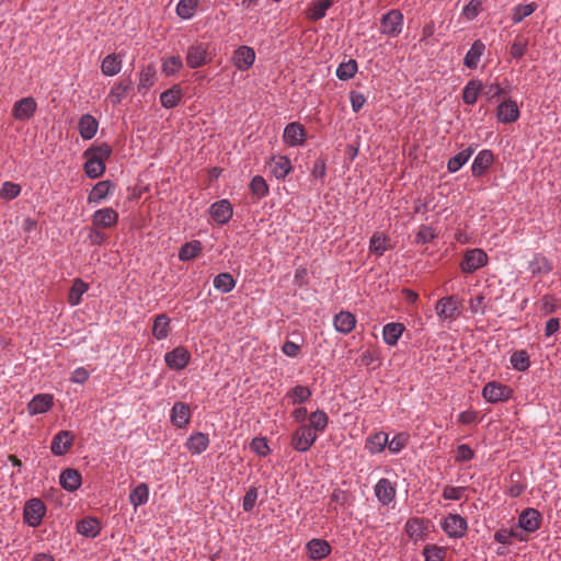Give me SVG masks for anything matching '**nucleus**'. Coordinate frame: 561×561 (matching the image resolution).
Wrapping results in <instances>:
<instances>
[{"mask_svg": "<svg viewBox=\"0 0 561 561\" xmlns=\"http://www.w3.org/2000/svg\"><path fill=\"white\" fill-rule=\"evenodd\" d=\"M112 149L107 144L94 145L84 151L87 161L84 172L91 179H98L105 172V160L110 158Z\"/></svg>", "mask_w": 561, "mask_h": 561, "instance_id": "1", "label": "nucleus"}, {"mask_svg": "<svg viewBox=\"0 0 561 561\" xmlns=\"http://www.w3.org/2000/svg\"><path fill=\"white\" fill-rule=\"evenodd\" d=\"M435 312L440 321L453 322L461 313V301L456 296H447L437 300Z\"/></svg>", "mask_w": 561, "mask_h": 561, "instance_id": "2", "label": "nucleus"}, {"mask_svg": "<svg viewBox=\"0 0 561 561\" xmlns=\"http://www.w3.org/2000/svg\"><path fill=\"white\" fill-rule=\"evenodd\" d=\"M318 435L307 424L299 425L290 436V446L299 453H305L316 443Z\"/></svg>", "mask_w": 561, "mask_h": 561, "instance_id": "3", "label": "nucleus"}, {"mask_svg": "<svg viewBox=\"0 0 561 561\" xmlns=\"http://www.w3.org/2000/svg\"><path fill=\"white\" fill-rule=\"evenodd\" d=\"M209 60V45L207 43L196 42L188 46L186 53V64L190 68L196 69L203 67Z\"/></svg>", "mask_w": 561, "mask_h": 561, "instance_id": "4", "label": "nucleus"}, {"mask_svg": "<svg viewBox=\"0 0 561 561\" xmlns=\"http://www.w3.org/2000/svg\"><path fill=\"white\" fill-rule=\"evenodd\" d=\"M442 528L449 538H462L468 529L467 520L458 514H448L442 522Z\"/></svg>", "mask_w": 561, "mask_h": 561, "instance_id": "5", "label": "nucleus"}, {"mask_svg": "<svg viewBox=\"0 0 561 561\" xmlns=\"http://www.w3.org/2000/svg\"><path fill=\"white\" fill-rule=\"evenodd\" d=\"M403 26V15L398 10H390L380 20V32L385 35L396 37Z\"/></svg>", "mask_w": 561, "mask_h": 561, "instance_id": "6", "label": "nucleus"}, {"mask_svg": "<svg viewBox=\"0 0 561 561\" xmlns=\"http://www.w3.org/2000/svg\"><path fill=\"white\" fill-rule=\"evenodd\" d=\"M512 389L496 381L488 382L482 389V397L491 403L506 401L512 396Z\"/></svg>", "mask_w": 561, "mask_h": 561, "instance_id": "7", "label": "nucleus"}, {"mask_svg": "<svg viewBox=\"0 0 561 561\" xmlns=\"http://www.w3.org/2000/svg\"><path fill=\"white\" fill-rule=\"evenodd\" d=\"M46 508L44 503L38 499H32L24 506V520L31 527H37L42 523Z\"/></svg>", "mask_w": 561, "mask_h": 561, "instance_id": "8", "label": "nucleus"}, {"mask_svg": "<svg viewBox=\"0 0 561 561\" xmlns=\"http://www.w3.org/2000/svg\"><path fill=\"white\" fill-rule=\"evenodd\" d=\"M488 262L486 253L481 249H472L465 253L460 267L465 273H473Z\"/></svg>", "mask_w": 561, "mask_h": 561, "instance_id": "9", "label": "nucleus"}, {"mask_svg": "<svg viewBox=\"0 0 561 561\" xmlns=\"http://www.w3.org/2000/svg\"><path fill=\"white\" fill-rule=\"evenodd\" d=\"M190 359L191 354L183 346H178L164 355L165 364L168 365L169 368L173 370L184 369L188 365Z\"/></svg>", "mask_w": 561, "mask_h": 561, "instance_id": "10", "label": "nucleus"}, {"mask_svg": "<svg viewBox=\"0 0 561 561\" xmlns=\"http://www.w3.org/2000/svg\"><path fill=\"white\" fill-rule=\"evenodd\" d=\"M92 226L99 229H110L116 226L118 221V214L111 207L98 209L92 215Z\"/></svg>", "mask_w": 561, "mask_h": 561, "instance_id": "11", "label": "nucleus"}, {"mask_svg": "<svg viewBox=\"0 0 561 561\" xmlns=\"http://www.w3.org/2000/svg\"><path fill=\"white\" fill-rule=\"evenodd\" d=\"M75 435L70 431H59L51 439L50 450L55 456H64L73 445Z\"/></svg>", "mask_w": 561, "mask_h": 561, "instance_id": "12", "label": "nucleus"}, {"mask_svg": "<svg viewBox=\"0 0 561 561\" xmlns=\"http://www.w3.org/2000/svg\"><path fill=\"white\" fill-rule=\"evenodd\" d=\"M37 103L31 98H24L14 103L12 107V115L18 121H28L36 112Z\"/></svg>", "mask_w": 561, "mask_h": 561, "instance_id": "13", "label": "nucleus"}, {"mask_svg": "<svg viewBox=\"0 0 561 561\" xmlns=\"http://www.w3.org/2000/svg\"><path fill=\"white\" fill-rule=\"evenodd\" d=\"M283 140L290 147L304 145L306 140V130L299 123H289L283 134Z\"/></svg>", "mask_w": 561, "mask_h": 561, "instance_id": "14", "label": "nucleus"}, {"mask_svg": "<svg viewBox=\"0 0 561 561\" xmlns=\"http://www.w3.org/2000/svg\"><path fill=\"white\" fill-rule=\"evenodd\" d=\"M255 61V51L253 48L249 46H240L238 47L232 56V62L237 67V69L241 71H245Z\"/></svg>", "mask_w": 561, "mask_h": 561, "instance_id": "15", "label": "nucleus"}, {"mask_svg": "<svg viewBox=\"0 0 561 561\" xmlns=\"http://www.w3.org/2000/svg\"><path fill=\"white\" fill-rule=\"evenodd\" d=\"M396 483L382 478L375 485V495L382 505L390 504L396 497Z\"/></svg>", "mask_w": 561, "mask_h": 561, "instance_id": "16", "label": "nucleus"}, {"mask_svg": "<svg viewBox=\"0 0 561 561\" xmlns=\"http://www.w3.org/2000/svg\"><path fill=\"white\" fill-rule=\"evenodd\" d=\"M540 524L541 515L535 508H526L519 515L518 525L527 533L536 531L540 527Z\"/></svg>", "mask_w": 561, "mask_h": 561, "instance_id": "17", "label": "nucleus"}, {"mask_svg": "<svg viewBox=\"0 0 561 561\" xmlns=\"http://www.w3.org/2000/svg\"><path fill=\"white\" fill-rule=\"evenodd\" d=\"M209 213L217 224L224 225L232 217V206L229 201L221 199L210 206Z\"/></svg>", "mask_w": 561, "mask_h": 561, "instance_id": "18", "label": "nucleus"}, {"mask_svg": "<svg viewBox=\"0 0 561 561\" xmlns=\"http://www.w3.org/2000/svg\"><path fill=\"white\" fill-rule=\"evenodd\" d=\"M496 116L500 122L505 124L516 122L519 117L517 103L513 100L502 102L497 107Z\"/></svg>", "mask_w": 561, "mask_h": 561, "instance_id": "19", "label": "nucleus"}, {"mask_svg": "<svg viewBox=\"0 0 561 561\" xmlns=\"http://www.w3.org/2000/svg\"><path fill=\"white\" fill-rule=\"evenodd\" d=\"M171 422L179 428L185 427L191 420L190 407L184 402H175L171 409Z\"/></svg>", "mask_w": 561, "mask_h": 561, "instance_id": "20", "label": "nucleus"}, {"mask_svg": "<svg viewBox=\"0 0 561 561\" xmlns=\"http://www.w3.org/2000/svg\"><path fill=\"white\" fill-rule=\"evenodd\" d=\"M54 403V398L51 394L42 393L36 394L27 404V411L31 415H36L41 413L47 412Z\"/></svg>", "mask_w": 561, "mask_h": 561, "instance_id": "21", "label": "nucleus"}, {"mask_svg": "<svg viewBox=\"0 0 561 561\" xmlns=\"http://www.w3.org/2000/svg\"><path fill=\"white\" fill-rule=\"evenodd\" d=\"M494 156L491 150H481L473 160L471 172L473 176H481L492 165Z\"/></svg>", "mask_w": 561, "mask_h": 561, "instance_id": "22", "label": "nucleus"}, {"mask_svg": "<svg viewBox=\"0 0 561 561\" xmlns=\"http://www.w3.org/2000/svg\"><path fill=\"white\" fill-rule=\"evenodd\" d=\"M306 549L311 560H321L331 553V546L323 539H311Z\"/></svg>", "mask_w": 561, "mask_h": 561, "instance_id": "23", "label": "nucleus"}, {"mask_svg": "<svg viewBox=\"0 0 561 561\" xmlns=\"http://www.w3.org/2000/svg\"><path fill=\"white\" fill-rule=\"evenodd\" d=\"M99 128L98 121L90 114H84L80 117L78 123V130L83 139H92Z\"/></svg>", "mask_w": 561, "mask_h": 561, "instance_id": "24", "label": "nucleus"}, {"mask_svg": "<svg viewBox=\"0 0 561 561\" xmlns=\"http://www.w3.org/2000/svg\"><path fill=\"white\" fill-rule=\"evenodd\" d=\"M333 324L336 331L347 334L355 328L356 318L348 311H341L334 317Z\"/></svg>", "mask_w": 561, "mask_h": 561, "instance_id": "25", "label": "nucleus"}, {"mask_svg": "<svg viewBox=\"0 0 561 561\" xmlns=\"http://www.w3.org/2000/svg\"><path fill=\"white\" fill-rule=\"evenodd\" d=\"M59 482L67 491H76L81 485V474L76 469H66L60 473Z\"/></svg>", "mask_w": 561, "mask_h": 561, "instance_id": "26", "label": "nucleus"}, {"mask_svg": "<svg viewBox=\"0 0 561 561\" xmlns=\"http://www.w3.org/2000/svg\"><path fill=\"white\" fill-rule=\"evenodd\" d=\"M291 169V162L285 156L274 157L271 161V171L278 180L285 179Z\"/></svg>", "mask_w": 561, "mask_h": 561, "instance_id": "27", "label": "nucleus"}, {"mask_svg": "<svg viewBox=\"0 0 561 561\" xmlns=\"http://www.w3.org/2000/svg\"><path fill=\"white\" fill-rule=\"evenodd\" d=\"M404 331V325L402 323L391 322L387 323L382 330V336L386 344L393 346L398 343Z\"/></svg>", "mask_w": 561, "mask_h": 561, "instance_id": "28", "label": "nucleus"}, {"mask_svg": "<svg viewBox=\"0 0 561 561\" xmlns=\"http://www.w3.org/2000/svg\"><path fill=\"white\" fill-rule=\"evenodd\" d=\"M484 48L485 46L481 41H476L465 56V66L470 69L477 68Z\"/></svg>", "mask_w": 561, "mask_h": 561, "instance_id": "29", "label": "nucleus"}, {"mask_svg": "<svg viewBox=\"0 0 561 561\" xmlns=\"http://www.w3.org/2000/svg\"><path fill=\"white\" fill-rule=\"evenodd\" d=\"M312 396L311 390L306 386H296L287 391L285 399L291 404H300L307 402Z\"/></svg>", "mask_w": 561, "mask_h": 561, "instance_id": "30", "label": "nucleus"}, {"mask_svg": "<svg viewBox=\"0 0 561 561\" xmlns=\"http://www.w3.org/2000/svg\"><path fill=\"white\" fill-rule=\"evenodd\" d=\"M329 417L324 411L317 410L309 415V427L316 435L324 432L328 426Z\"/></svg>", "mask_w": 561, "mask_h": 561, "instance_id": "31", "label": "nucleus"}, {"mask_svg": "<svg viewBox=\"0 0 561 561\" xmlns=\"http://www.w3.org/2000/svg\"><path fill=\"white\" fill-rule=\"evenodd\" d=\"M130 79H122L111 89L108 98L113 104H118L126 98L128 90L131 88Z\"/></svg>", "mask_w": 561, "mask_h": 561, "instance_id": "32", "label": "nucleus"}, {"mask_svg": "<svg viewBox=\"0 0 561 561\" xmlns=\"http://www.w3.org/2000/svg\"><path fill=\"white\" fill-rule=\"evenodd\" d=\"M182 99V90L180 85H173L160 95L161 105L165 108L175 107Z\"/></svg>", "mask_w": 561, "mask_h": 561, "instance_id": "33", "label": "nucleus"}, {"mask_svg": "<svg viewBox=\"0 0 561 561\" xmlns=\"http://www.w3.org/2000/svg\"><path fill=\"white\" fill-rule=\"evenodd\" d=\"M156 80V69L152 65L146 66L139 73L138 92L147 93Z\"/></svg>", "mask_w": 561, "mask_h": 561, "instance_id": "34", "label": "nucleus"}, {"mask_svg": "<svg viewBox=\"0 0 561 561\" xmlns=\"http://www.w3.org/2000/svg\"><path fill=\"white\" fill-rule=\"evenodd\" d=\"M387 444L388 435L383 432H378L367 438L365 447L370 454H378L385 449Z\"/></svg>", "mask_w": 561, "mask_h": 561, "instance_id": "35", "label": "nucleus"}, {"mask_svg": "<svg viewBox=\"0 0 561 561\" xmlns=\"http://www.w3.org/2000/svg\"><path fill=\"white\" fill-rule=\"evenodd\" d=\"M149 500V486L146 483H139L129 493V502L135 508L144 505Z\"/></svg>", "mask_w": 561, "mask_h": 561, "instance_id": "36", "label": "nucleus"}, {"mask_svg": "<svg viewBox=\"0 0 561 561\" xmlns=\"http://www.w3.org/2000/svg\"><path fill=\"white\" fill-rule=\"evenodd\" d=\"M111 187L112 183L110 181L98 182L90 192L88 202L94 204L101 203L110 194Z\"/></svg>", "mask_w": 561, "mask_h": 561, "instance_id": "37", "label": "nucleus"}, {"mask_svg": "<svg viewBox=\"0 0 561 561\" xmlns=\"http://www.w3.org/2000/svg\"><path fill=\"white\" fill-rule=\"evenodd\" d=\"M208 436L201 432L191 435L186 442L188 450L192 451L193 454L203 453L208 447Z\"/></svg>", "mask_w": 561, "mask_h": 561, "instance_id": "38", "label": "nucleus"}, {"mask_svg": "<svg viewBox=\"0 0 561 561\" xmlns=\"http://www.w3.org/2000/svg\"><path fill=\"white\" fill-rule=\"evenodd\" d=\"M474 152V148L468 147L457 153L455 157L450 158L447 162V169L449 172L455 173L461 169V167L470 159L472 153Z\"/></svg>", "mask_w": 561, "mask_h": 561, "instance_id": "39", "label": "nucleus"}, {"mask_svg": "<svg viewBox=\"0 0 561 561\" xmlns=\"http://www.w3.org/2000/svg\"><path fill=\"white\" fill-rule=\"evenodd\" d=\"M333 4V0H318L308 9L307 18L318 21L325 16L327 10Z\"/></svg>", "mask_w": 561, "mask_h": 561, "instance_id": "40", "label": "nucleus"}, {"mask_svg": "<svg viewBox=\"0 0 561 561\" xmlns=\"http://www.w3.org/2000/svg\"><path fill=\"white\" fill-rule=\"evenodd\" d=\"M121 69L122 60L115 54L107 55L101 64L102 73L105 76H115L121 71Z\"/></svg>", "mask_w": 561, "mask_h": 561, "instance_id": "41", "label": "nucleus"}, {"mask_svg": "<svg viewBox=\"0 0 561 561\" xmlns=\"http://www.w3.org/2000/svg\"><path fill=\"white\" fill-rule=\"evenodd\" d=\"M407 535L414 541L424 539L425 525L420 518L409 519L405 524Z\"/></svg>", "mask_w": 561, "mask_h": 561, "instance_id": "42", "label": "nucleus"}, {"mask_svg": "<svg viewBox=\"0 0 561 561\" xmlns=\"http://www.w3.org/2000/svg\"><path fill=\"white\" fill-rule=\"evenodd\" d=\"M77 530L85 537H96L101 530V526L95 518H84L78 523Z\"/></svg>", "mask_w": 561, "mask_h": 561, "instance_id": "43", "label": "nucleus"}, {"mask_svg": "<svg viewBox=\"0 0 561 561\" xmlns=\"http://www.w3.org/2000/svg\"><path fill=\"white\" fill-rule=\"evenodd\" d=\"M390 248V240L387 236L376 232L370 238L369 250L377 255H382Z\"/></svg>", "mask_w": 561, "mask_h": 561, "instance_id": "44", "label": "nucleus"}, {"mask_svg": "<svg viewBox=\"0 0 561 561\" xmlns=\"http://www.w3.org/2000/svg\"><path fill=\"white\" fill-rule=\"evenodd\" d=\"M482 89V84L479 81L471 80L469 81L463 91H462V100L466 104L472 105L477 102L478 95Z\"/></svg>", "mask_w": 561, "mask_h": 561, "instance_id": "45", "label": "nucleus"}, {"mask_svg": "<svg viewBox=\"0 0 561 561\" xmlns=\"http://www.w3.org/2000/svg\"><path fill=\"white\" fill-rule=\"evenodd\" d=\"M170 319L165 314H160L154 319L152 334L157 340H164L169 334Z\"/></svg>", "mask_w": 561, "mask_h": 561, "instance_id": "46", "label": "nucleus"}, {"mask_svg": "<svg viewBox=\"0 0 561 561\" xmlns=\"http://www.w3.org/2000/svg\"><path fill=\"white\" fill-rule=\"evenodd\" d=\"M88 290V285L81 280L76 279L70 288L69 295H68V301L71 306H77L81 301L82 295Z\"/></svg>", "mask_w": 561, "mask_h": 561, "instance_id": "47", "label": "nucleus"}, {"mask_svg": "<svg viewBox=\"0 0 561 561\" xmlns=\"http://www.w3.org/2000/svg\"><path fill=\"white\" fill-rule=\"evenodd\" d=\"M198 0H180L176 5V14L184 19H191L197 9Z\"/></svg>", "mask_w": 561, "mask_h": 561, "instance_id": "48", "label": "nucleus"}, {"mask_svg": "<svg viewBox=\"0 0 561 561\" xmlns=\"http://www.w3.org/2000/svg\"><path fill=\"white\" fill-rule=\"evenodd\" d=\"M234 286L236 282L229 273H220L214 278V287L221 293H230Z\"/></svg>", "mask_w": 561, "mask_h": 561, "instance_id": "49", "label": "nucleus"}, {"mask_svg": "<svg viewBox=\"0 0 561 561\" xmlns=\"http://www.w3.org/2000/svg\"><path fill=\"white\" fill-rule=\"evenodd\" d=\"M202 251V244L199 241H193L185 243L179 252V259L181 261H188L195 259Z\"/></svg>", "mask_w": 561, "mask_h": 561, "instance_id": "50", "label": "nucleus"}, {"mask_svg": "<svg viewBox=\"0 0 561 561\" xmlns=\"http://www.w3.org/2000/svg\"><path fill=\"white\" fill-rule=\"evenodd\" d=\"M447 553L445 547L436 545H426L423 549V556L425 561H444Z\"/></svg>", "mask_w": 561, "mask_h": 561, "instance_id": "51", "label": "nucleus"}, {"mask_svg": "<svg viewBox=\"0 0 561 561\" xmlns=\"http://www.w3.org/2000/svg\"><path fill=\"white\" fill-rule=\"evenodd\" d=\"M357 72V62L354 59H348L347 61L341 62L336 69V77L340 80H348L355 76Z\"/></svg>", "mask_w": 561, "mask_h": 561, "instance_id": "52", "label": "nucleus"}, {"mask_svg": "<svg viewBox=\"0 0 561 561\" xmlns=\"http://www.w3.org/2000/svg\"><path fill=\"white\" fill-rule=\"evenodd\" d=\"M183 68V61L180 56H171L163 60L162 62V72L167 77L174 76Z\"/></svg>", "mask_w": 561, "mask_h": 561, "instance_id": "53", "label": "nucleus"}, {"mask_svg": "<svg viewBox=\"0 0 561 561\" xmlns=\"http://www.w3.org/2000/svg\"><path fill=\"white\" fill-rule=\"evenodd\" d=\"M536 9H537L536 2H531V3H527V4H518L517 7L514 8V12L512 15L513 22L514 23L522 22L525 18L533 14L536 11Z\"/></svg>", "mask_w": 561, "mask_h": 561, "instance_id": "54", "label": "nucleus"}, {"mask_svg": "<svg viewBox=\"0 0 561 561\" xmlns=\"http://www.w3.org/2000/svg\"><path fill=\"white\" fill-rule=\"evenodd\" d=\"M511 364L518 371L526 370L530 365L527 352L524 350L514 352L511 356Z\"/></svg>", "mask_w": 561, "mask_h": 561, "instance_id": "55", "label": "nucleus"}, {"mask_svg": "<svg viewBox=\"0 0 561 561\" xmlns=\"http://www.w3.org/2000/svg\"><path fill=\"white\" fill-rule=\"evenodd\" d=\"M527 47H528L527 38H525L522 35H517L511 45L510 55L513 58L519 59L526 54Z\"/></svg>", "mask_w": 561, "mask_h": 561, "instance_id": "56", "label": "nucleus"}, {"mask_svg": "<svg viewBox=\"0 0 561 561\" xmlns=\"http://www.w3.org/2000/svg\"><path fill=\"white\" fill-rule=\"evenodd\" d=\"M250 190L252 194L257 198H262L268 193V186L265 180L260 175H256L252 179L250 183Z\"/></svg>", "mask_w": 561, "mask_h": 561, "instance_id": "57", "label": "nucleus"}, {"mask_svg": "<svg viewBox=\"0 0 561 561\" xmlns=\"http://www.w3.org/2000/svg\"><path fill=\"white\" fill-rule=\"evenodd\" d=\"M21 186L13 182H4L0 190V197L4 199H13L19 196Z\"/></svg>", "mask_w": 561, "mask_h": 561, "instance_id": "58", "label": "nucleus"}, {"mask_svg": "<svg viewBox=\"0 0 561 561\" xmlns=\"http://www.w3.org/2000/svg\"><path fill=\"white\" fill-rule=\"evenodd\" d=\"M250 448L256 455L264 457L270 453V447L265 437H255L250 444Z\"/></svg>", "mask_w": 561, "mask_h": 561, "instance_id": "59", "label": "nucleus"}, {"mask_svg": "<svg viewBox=\"0 0 561 561\" xmlns=\"http://www.w3.org/2000/svg\"><path fill=\"white\" fill-rule=\"evenodd\" d=\"M481 9V0H471L467 5L463 7L462 15L467 20H473L480 13Z\"/></svg>", "mask_w": 561, "mask_h": 561, "instance_id": "60", "label": "nucleus"}, {"mask_svg": "<svg viewBox=\"0 0 561 561\" xmlns=\"http://www.w3.org/2000/svg\"><path fill=\"white\" fill-rule=\"evenodd\" d=\"M257 496H259V492L255 486H251L247 491V493L243 497V503H242L244 512H251L254 508Z\"/></svg>", "mask_w": 561, "mask_h": 561, "instance_id": "61", "label": "nucleus"}, {"mask_svg": "<svg viewBox=\"0 0 561 561\" xmlns=\"http://www.w3.org/2000/svg\"><path fill=\"white\" fill-rule=\"evenodd\" d=\"M494 538L497 542L503 545L511 543L512 538H518L519 540H524V538L519 537L518 534L513 529H500L495 533Z\"/></svg>", "mask_w": 561, "mask_h": 561, "instance_id": "62", "label": "nucleus"}, {"mask_svg": "<svg viewBox=\"0 0 561 561\" xmlns=\"http://www.w3.org/2000/svg\"><path fill=\"white\" fill-rule=\"evenodd\" d=\"M466 488L463 486H445L443 490V497L445 500H460L465 493Z\"/></svg>", "mask_w": 561, "mask_h": 561, "instance_id": "63", "label": "nucleus"}, {"mask_svg": "<svg viewBox=\"0 0 561 561\" xmlns=\"http://www.w3.org/2000/svg\"><path fill=\"white\" fill-rule=\"evenodd\" d=\"M407 444V436L399 434L394 436L390 442L388 440V448L392 454H398Z\"/></svg>", "mask_w": 561, "mask_h": 561, "instance_id": "64", "label": "nucleus"}]
</instances>
